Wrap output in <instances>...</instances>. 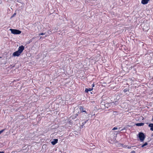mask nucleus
I'll list each match as a JSON object with an SVG mask.
<instances>
[{
    "mask_svg": "<svg viewBox=\"0 0 153 153\" xmlns=\"http://www.w3.org/2000/svg\"><path fill=\"white\" fill-rule=\"evenodd\" d=\"M147 144V142H146L144 144H143V145L144 146H146Z\"/></svg>",
    "mask_w": 153,
    "mask_h": 153,
    "instance_id": "nucleus-16",
    "label": "nucleus"
},
{
    "mask_svg": "<svg viewBox=\"0 0 153 153\" xmlns=\"http://www.w3.org/2000/svg\"><path fill=\"white\" fill-rule=\"evenodd\" d=\"M74 118H75V115L74 116H72V118L73 119H74Z\"/></svg>",
    "mask_w": 153,
    "mask_h": 153,
    "instance_id": "nucleus-22",
    "label": "nucleus"
},
{
    "mask_svg": "<svg viewBox=\"0 0 153 153\" xmlns=\"http://www.w3.org/2000/svg\"><path fill=\"white\" fill-rule=\"evenodd\" d=\"M144 146H143V145H142L141 147V148H143V147Z\"/></svg>",
    "mask_w": 153,
    "mask_h": 153,
    "instance_id": "nucleus-21",
    "label": "nucleus"
},
{
    "mask_svg": "<svg viewBox=\"0 0 153 153\" xmlns=\"http://www.w3.org/2000/svg\"><path fill=\"white\" fill-rule=\"evenodd\" d=\"M152 122H153V116H152Z\"/></svg>",
    "mask_w": 153,
    "mask_h": 153,
    "instance_id": "nucleus-23",
    "label": "nucleus"
},
{
    "mask_svg": "<svg viewBox=\"0 0 153 153\" xmlns=\"http://www.w3.org/2000/svg\"><path fill=\"white\" fill-rule=\"evenodd\" d=\"M93 90L92 88H85V92L86 93H88L89 91H90Z\"/></svg>",
    "mask_w": 153,
    "mask_h": 153,
    "instance_id": "nucleus-8",
    "label": "nucleus"
},
{
    "mask_svg": "<svg viewBox=\"0 0 153 153\" xmlns=\"http://www.w3.org/2000/svg\"><path fill=\"white\" fill-rule=\"evenodd\" d=\"M128 90L127 88H126L123 91L124 92H127L128 91Z\"/></svg>",
    "mask_w": 153,
    "mask_h": 153,
    "instance_id": "nucleus-13",
    "label": "nucleus"
},
{
    "mask_svg": "<svg viewBox=\"0 0 153 153\" xmlns=\"http://www.w3.org/2000/svg\"><path fill=\"white\" fill-rule=\"evenodd\" d=\"M4 129H3L0 131V134H1L4 131Z\"/></svg>",
    "mask_w": 153,
    "mask_h": 153,
    "instance_id": "nucleus-17",
    "label": "nucleus"
},
{
    "mask_svg": "<svg viewBox=\"0 0 153 153\" xmlns=\"http://www.w3.org/2000/svg\"><path fill=\"white\" fill-rule=\"evenodd\" d=\"M144 124V123H136L135 125L137 126H143Z\"/></svg>",
    "mask_w": 153,
    "mask_h": 153,
    "instance_id": "nucleus-7",
    "label": "nucleus"
},
{
    "mask_svg": "<svg viewBox=\"0 0 153 153\" xmlns=\"http://www.w3.org/2000/svg\"><path fill=\"white\" fill-rule=\"evenodd\" d=\"M132 147H133V146H128V149H131Z\"/></svg>",
    "mask_w": 153,
    "mask_h": 153,
    "instance_id": "nucleus-18",
    "label": "nucleus"
},
{
    "mask_svg": "<svg viewBox=\"0 0 153 153\" xmlns=\"http://www.w3.org/2000/svg\"><path fill=\"white\" fill-rule=\"evenodd\" d=\"M10 30L12 33L14 34H19L21 33V31L19 30L10 29Z\"/></svg>",
    "mask_w": 153,
    "mask_h": 153,
    "instance_id": "nucleus-2",
    "label": "nucleus"
},
{
    "mask_svg": "<svg viewBox=\"0 0 153 153\" xmlns=\"http://www.w3.org/2000/svg\"><path fill=\"white\" fill-rule=\"evenodd\" d=\"M94 84H93L92 85V87H94Z\"/></svg>",
    "mask_w": 153,
    "mask_h": 153,
    "instance_id": "nucleus-24",
    "label": "nucleus"
},
{
    "mask_svg": "<svg viewBox=\"0 0 153 153\" xmlns=\"http://www.w3.org/2000/svg\"><path fill=\"white\" fill-rule=\"evenodd\" d=\"M45 34V33H40L39 34V35L40 36V35H44Z\"/></svg>",
    "mask_w": 153,
    "mask_h": 153,
    "instance_id": "nucleus-15",
    "label": "nucleus"
},
{
    "mask_svg": "<svg viewBox=\"0 0 153 153\" xmlns=\"http://www.w3.org/2000/svg\"><path fill=\"white\" fill-rule=\"evenodd\" d=\"M149 0H142L141 3L143 4H146L148 3Z\"/></svg>",
    "mask_w": 153,
    "mask_h": 153,
    "instance_id": "nucleus-5",
    "label": "nucleus"
},
{
    "mask_svg": "<svg viewBox=\"0 0 153 153\" xmlns=\"http://www.w3.org/2000/svg\"><path fill=\"white\" fill-rule=\"evenodd\" d=\"M25 47L23 45L20 46L18 50L13 53V56H19L24 50Z\"/></svg>",
    "mask_w": 153,
    "mask_h": 153,
    "instance_id": "nucleus-1",
    "label": "nucleus"
},
{
    "mask_svg": "<svg viewBox=\"0 0 153 153\" xmlns=\"http://www.w3.org/2000/svg\"><path fill=\"white\" fill-rule=\"evenodd\" d=\"M79 109L80 110L81 112H85L86 113V112L85 111V110H84V108L83 107H81Z\"/></svg>",
    "mask_w": 153,
    "mask_h": 153,
    "instance_id": "nucleus-6",
    "label": "nucleus"
},
{
    "mask_svg": "<svg viewBox=\"0 0 153 153\" xmlns=\"http://www.w3.org/2000/svg\"><path fill=\"white\" fill-rule=\"evenodd\" d=\"M1 58V57H0V58Z\"/></svg>",
    "mask_w": 153,
    "mask_h": 153,
    "instance_id": "nucleus-26",
    "label": "nucleus"
},
{
    "mask_svg": "<svg viewBox=\"0 0 153 153\" xmlns=\"http://www.w3.org/2000/svg\"><path fill=\"white\" fill-rule=\"evenodd\" d=\"M117 127H114L113 129H112V130H117Z\"/></svg>",
    "mask_w": 153,
    "mask_h": 153,
    "instance_id": "nucleus-14",
    "label": "nucleus"
},
{
    "mask_svg": "<svg viewBox=\"0 0 153 153\" xmlns=\"http://www.w3.org/2000/svg\"><path fill=\"white\" fill-rule=\"evenodd\" d=\"M149 126L150 127V130L153 131V124L151 123L149 124Z\"/></svg>",
    "mask_w": 153,
    "mask_h": 153,
    "instance_id": "nucleus-9",
    "label": "nucleus"
},
{
    "mask_svg": "<svg viewBox=\"0 0 153 153\" xmlns=\"http://www.w3.org/2000/svg\"><path fill=\"white\" fill-rule=\"evenodd\" d=\"M50 32H51V31L50 30H49L48 31V33H50Z\"/></svg>",
    "mask_w": 153,
    "mask_h": 153,
    "instance_id": "nucleus-19",
    "label": "nucleus"
},
{
    "mask_svg": "<svg viewBox=\"0 0 153 153\" xmlns=\"http://www.w3.org/2000/svg\"><path fill=\"white\" fill-rule=\"evenodd\" d=\"M138 137L140 140L142 141H143L145 139V135L142 132H140L139 133Z\"/></svg>",
    "mask_w": 153,
    "mask_h": 153,
    "instance_id": "nucleus-3",
    "label": "nucleus"
},
{
    "mask_svg": "<svg viewBox=\"0 0 153 153\" xmlns=\"http://www.w3.org/2000/svg\"><path fill=\"white\" fill-rule=\"evenodd\" d=\"M79 113V112H78L75 115V118H74V119H75L76 117L78 116V113Z\"/></svg>",
    "mask_w": 153,
    "mask_h": 153,
    "instance_id": "nucleus-11",
    "label": "nucleus"
},
{
    "mask_svg": "<svg viewBox=\"0 0 153 153\" xmlns=\"http://www.w3.org/2000/svg\"><path fill=\"white\" fill-rule=\"evenodd\" d=\"M16 14V13H14L13 15L11 16V18H13L14 17Z\"/></svg>",
    "mask_w": 153,
    "mask_h": 153,
    "instance_id": "nucleus-12",
    "label": "nucleus"
},
{
    "mask_svg": "<svg viewBox=\"0 0 153 153\" xmlns=\"http://www.w3.org/2000/svg\"><path fill=\"white\" fill-rule=\"evenodd\" d=\"M4 151L0 152V153H4Z\"/></svg>",
    "mask_w": 153,
    "mask_h": 153,
    "instance_id": "nucleus-20",
    "label": "nucleus"
},
{
    "mask_svg": "<svg viewBox=\"0 0 153 153\" xmlns=\"http://www.w3.org/2000/svg\"><path fill=\"white\" fill-rule=\"evenodd\" d=\"M58 140L57 139H54L51 143L52 145H55L58 142Z\"/></svg>",
    "mask_w": 153,
    "mask_h": 153,
    "instance_id": "nucleus-4",
    "label": "nucleus"
},
{
    "mask_svg": "<svg viewBox=\"0 0 153 153\" xmlns=\"http://www.w3.org/2000/svg\"><path fill=\"white\" fill-rule=\"evenodd\" d=\"M125 129V128H124L123 129H122L121 130H123V129Z\"/></svg>",
    "mask_w": 153,
    "mask_h": 153,
    "instance_id": "nucleus-25",
    "label": "nucleus"
},
{
    "mask_svg": "<svg viewBox=\"0 0 153 153\" xmlns=\"http://www.w3.org/2000/svg\"><path fill=\"white\" fill-rule=\"evenodd\" d=\"M88 120H86L84 122L82 123V125H84L88 121Z\"/></svg>",
    "mask_w": 153,
    "mask_h": 153,
    "instance_id": "nucleus-10",
    "label": "nucleus"
}]
</instances>
